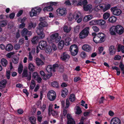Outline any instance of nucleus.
Segmentation results:
<instances>
[{
  "label": "nucleus",
  "mask_w": 124,
  "mask_h": 124,
  "mask_svg": "<svg viewBox=\"0 0 124 124\" xmlns=\"http://www.w3.org/2000/svg\"><path fill=\"white\" fill-rule=\"evenodd\" d=\"M120 120L118 117H115L112 118L110 120V124H121Z\"/></svg>",
  "instance_id": "nucleus-12"
},
{
  "label": "nucleus",
  "mask_w": 124,
  "mask_h": 124,
  "mask_svg": "<svg viewBox=\"0 0 124 124\" xmlns=\"http://www.w3.org/2000/svg\"><path fill=\"white\" fill-rule=\"evenodd\" d=\"M21 34L23 37L24 36L26 35H27L29 37L31 34V32L28 31L27 29L24 28L22 30Z\"/></svg>",
  "instance_id": "nucleus-11"
},
{
  "label": "nucleus",
  "mask_w": 124,
  "mask_h": 124,
  "mask_svg": "<svg viewBox=\"0 0 124 124\" xmlns=\"http://www.w3.org/2000/svg\"><path fill=\"white\" fill-rule=\"evenodd\" d=\"M81 57L82 59H85L87 56L86 53L84 52H82L80 54Z\"/></svg>",
  "instance_id": "nucleus-49"
},
{
  "label": "nucleus",
  "mask_w": 124,
  "mask_h": 124,
  "mask_svg": "<svg viewBox=\"0 0 124 124\" xmlns=\"http://www.w3.org/2000/svg\"><path fill=\"white\" fill-rule=\"evenodd\" d=\"M70 40L71 39L70 38L68 37L66 38L64 41L65 45L66 46L69 45L70 44L69 42Z\"/></svg>",
  "instance_id": "nucleus-40"
},
{
  "label": "nucleus",
  "mask_w": 124,
  "mask_h": 124,
  "mask_svg": "<svg viewBox=\"0 0 124 124\" xmlns=\"http://www.w3.org/2000/svg\"><path fill=\"white\" fill-rule=\"evenodd\" d=\"M50 43L53 42L58 43L60 40L61 37L59 36V34L57 33H54L51 34L50 36Z\"/></svg>",
  "instance_id": "nucleus-3"
},
{
  "label": "nucleus",
  "mask_w": 124,
  "mask_h": 124,
  "mask_svg": "<svg viewBox=\"0 0 124 124\" xmlns=\"http://www.w3.org/2000/svg\"><path fill=\"white\" fill-rule=\"evenodd\" d=\"M65 45L64 41L61 40L59 42L58 44V48L60 50H61L63 48L64 45Z\"/></svg>",
  "instance_id": "nucleus-21"
},
{
  "label": "nucleus",
  "mask_w": 124,
  "mask_h": 124,
  "mask_svg": "<svg viewBox=\"0 0 124 124\" xmlns=\"http://www.w3.org/2000/svg\"><path fill=\"white\" fill-rule=\"evenodd\" d=\"M53 10V8L50 5L49 6L45 7L43 9L44 11H52Z\"/></svg>",
  "instance_id": "nucleus-23"
},
{
  "label": "nucleus",
  "mask_w": 124,
  "mask_h": 124,
  "mask_svg": "<svg viewBox=\"0 0 124 124\" xmlns=\"http://www.w3.org/2000/svg\"><path fill=\"white\" fill-rule=\"evenodd\" d=\"M47 42L45 41H41L39 43L38 46L40 49L44 50L47 46Z\"/></svg>",
  "instance_id": "nucleus-10"
},
{
  "label": "nucleus",
  "mask_w": 124,
  "mask_h": 124,
  "mask_svg": "<svg viewBox=\"0 0 124 124\" xmlns=\"http://www.w3.org/2000/svg\"><path fill=\"white\" fill-rule=\"evenodd\" d=\"M51 113L53 116L57 115V111L53 110L52 107L49 105L48 109V114L50 115Z\"/></svg>",
  "instance_id": "nucleus-17"
},
{
  "label": "nucleus",
  "mask_w": 124,
  "mask_h": 124,
  "mask_svg": "<svg viewBox=\"0 0 124 124\" xmlns=\"http://www.w3.org/2000/svg\"><path fill=\"white\" fill-rule=\"evenodd\" d=\"M82 49L83 50L85 51L89 52L91 50L92 48L89 45L87 44H85L84 45L82 46Z\"/></svg>",
  "instance_id": "nucleus-16"
},
{
  "label": "nucleus",
  "mask_w": 124,
  "mask_h": 124,
  "mask_svg": "<svg viewBox=\"0 0 124 124\" xmlns=\"http://www.w3.org/2000/svg\"><path fill=\"white\" fill-rule=\"evenodd\" d=\"M7 83L6 80L3 79L0 82V87H5Z\"/></svg>",
  "instance_id": "nucleus-28"
},
{
  "label": "nucleus",
  "mask_w": 124,
  "mask_h": 124,
  "mask_svg": "<svg viewBox=\"0 0 124 124\" xmlns=\"http://www.w3.org/2000/svg\"><path fill=\"white\" fill-rule=\"evenodd\" d=\"M119 66L121 70H123L124 69V65L123 64L122 62H121L120 63Z\"/></svg>",
  "instance_id": "nucleus-62"
},
{
  "label": "nucleus",
  "mask_w": 124,
  "mask_h": 124,
  "mask_svg": "<svg viewBox=\"0 0 124 124\" xmlns=\"http://www.w3.org/2000/svg\"><path fill=\"white\" fill-rule=\"evenodd\" d=\"M117 29V33L119 34H121L124 32L123 27L121 25H118L116 26Z\"/></svg>",
  "instance_id": "nucleus-14"
},
{
  "label": "nucleus",
  "mask_w": 124,
  "mask_h": 124,
  "mask_svg": "<svg viewBox=\"0 0 124 124\" xmlns=\"http://www.w3.org/2000/svg\"><path fill=\"white\" fill-rule=\"evenodd\" d=\"M59 67L58 65L57 64H55L53 65L52 66V69L53 70V71L54 72H55L56 71V69H58Z\"/></svg>",
  "instance_id": "nucleus-45"
},
{
  "label": "nucleus",
  "mask_w": 124,
  "mask_h": 124,
  "mask_svg": "<svg viewBox=\"0 0 124 124\" xmlns=\"http://www.w3.org/2000/svg\"><path fill=\"white\" fill-rule=\"evenodd\" d=\"M32 43L33 44H36L38 43L39 41L38 38L37 37H34L31 40Z\"/></svg>",
  "instance_id": "nucleus-32"
},
{
  "label": "nucleus",
  "mask_w": 124,
  "mask_h": 124,
  "mask_svg": "<svg viewBox=\"0 0 124 124\" xmlns=\"http://www.w3.org/2000/svg\"><path fill=\"white\" fill-rule=\"evenodd\" d=\"M105 35L104 33H99L97 34V36L93 37V40L96 43H102L105 40Z\"/></svg>",
  "instance_id": "nucleus-2"
},
{
  "label": "nucleus",
  "mask_w": 124,
  "mask_h": 124,
  "mask_svg": "<svg viewBox=\"0 0 124 124\" xmlns=\"http://www.w3.org/2000/svg\"><path fill=\"white\" fill-rule=\"evenodd\" d=\"M20 45L19 44H16L14 46V49L16 50L19 49L20 47Z\"/></svg>",
  "instance_id": "nucleus-60"
},
{
  "label": "nucleus",
  "mask_w": 124,
  "mask_h": 124,
  "mask_svg": "<svg viewBox=\"0 0 124 124\" xmlns=\"http://www.w3.org/2000/svg\"><path fill=\"white\" fill-rule=\"evenodd\" d=\"M35 79L37 81V82L39 83L41 82L42 80V79L39 76L37 77H36V78Z\"/></svg>",
  "instance_id": "nucleus-57"
},
{
  "label": "nucleus",
  "mask_w": 124,
  "mask_h": 124,
  "mask_svg": "<svg viewBox=\"0 0 124 124\" xmlns=\"http://www.w3.org/2000/svg\"><path fill=\"white\" fill-rule=\"evenodd\" d=\"M110 16L109 13L106 12L104 13L103 15V17L104 20H106Z\"/></svg>",
  "instance_id": "nucleus-39"
},
{
  "label": "nucleus",
  "mask_w": 124,
  "mask_h": 124,
  "mask_svg": "<svg viewBox=\"0 0 124 124\" xmlns=\"http://www.w3.org/2000/svg\"><path fill=\"white\" fill-rule=\"evenodd\" d=\"M97 24L99 25H104L105 23V21L103 20H97Z\"/></svg>",
  "instance_id": "nucleus-34"
},
{
  "label": "nucleus",
  "mask_w": 124,
  "mask_h": 124,
  "mask_svg": "<svg viewBox=\"0 0 124 124\" xmlns=\"http://www.w3.org/2000/svg\"><path fill=\"white\" fill-rule=\"evenodd\" d=\"M116 17L114 16H113L109 18L108 21L110 22L113 23L116 22Z\"/></svg>",
  "instance_id": "nucleus-24"
},
{
  "label": "nucleus",
  "mask_w": 124,
  "mask_h": 124,
  "mask_svg": "<svg viewBox=\"0 0 124 124\" xmlns=\"http://www.w3.org/2000/svg\"><path fill=\"white\" fill-rule=\"evenodd\" d=\"M58 15L60 16H64L67 14V10L65 8H59L56 10Z\"/></svg>",
  "instance_id": "nucleus-8"
},
{
  "label": "nucleus",
  "mask_w": 124,
  "mask_h": 124,
  "mask_svg": "<svg viewBox=\"0 0 124 124\" xmlns=\"http://www.w3.org/2000/svg\"><path fill=\"white\" fill-rule=\"evenodd\" d=\"M14 54V52H11L8 53L7 54V56L9 58H11V56Z\"/></svg>",
  "instance_id": "nucleus-61"
},
{
  "label": "nucleus",
  "mask_w": 124,
  "mask_h": 124,
  "mask_svg": "<svg viewBox=\"0 0 124 124\" xmlns=\"http://www.w3.org/2000/svg\"><path fill=\"white\" fill-rule=\"evenodd\" d=\"M40 75L42 77H43V79L44 80H46L48 79L49 78L52 76V73H50L47 74H45L43 71H41L40 72Z\"/></svg>",
  "instance_id": "nucleus-9"
},
{
  "label": "nucleus",
  "mask_w": 124,
  "mask_h": 124,
  "mask_svg": "<svg viewBox=\"0 0 124 124\" xmlns=\"http://www.w3.org/2000/svg\"><path fill=\"white\" fill-rule=\"evenodd\" d=\"M68 93V90L66 88L63 89L62 92L61 96L63 98H65Z\"/></svg>",
  "instance_id": "nucleus-20"
},
{
  "label": "nucleus",
  "mask_w": 124,
  "mask_h": 124,
  "mask_svg": "<svg viewBox=\"0 0 124 124\" xmlns=\"http://www.w3.org/2000/svg\"><path fill=\"white\" fill-rule=\"evenodd\" d=\"M67 124H75V123L74 120H67Z\"/></svg>",
  "instance_id": "nucleus-51"
},
{
  "label": "nucleus",
  "mask_w": 124,
  "mask_h": 124,
  "mask_svg": "<svg viewBox=\"0 0 124 124\" xmlns=\"http://www.w3.org/2000/svg\"><path fill=\"white\" fill-rule=\"evenodd\" d=\"M15 16V14L13 12L10 13L9 15V17L11 19H13Z\"/></svg>",
  "instance_id": "nucleus-63"
},
{
  "label": "nucleus",
  "mask_w": 124,
  "mask_h": 124,
  "mask_svg": "<svg viewBox=\"0 0 124 124\" xmlns=\"http://www.w3.org/2000/svg\"><path fill=\"white\" fill-rule=\"evenodd\" d=\"M70 57V55L66 53L63 52L61 56V58L63 61H68Z\"/></svg>",
  "instance_id": "nucleus-13"
},
{
  "label": "nucleus",
  "mask_w": 124,
  "mask_h": 124,
  "mask_svg": "<svg viewBox=\"0 0 124 124\" xmlns=\"http://www.w3.org/2000/svg\"><path fill=\"white\" fill-rule=\"evenodd\" d=\"M52 68V66L51 65H48L46 67V70L49 73H52L51 71H53Z\"/></svg>",
  "instance_id": "nucleus-26"
},
{
  "label": "nucleus",
  "mask_w": 124,
  "mask_h": 124,
  "mask_svg": "<svg viewBox=\"0 0 124 124\" xmlns=\"http://www.w3.org/2000/svg\"><path fill=\"white\" fill-rule=\"evenodd\" d=\"M36 25L35 24H34L32 22H31L29 23L28 26V28L29 30H31L32 28H34L35 27Z\"/></svg>",
  "instance_id": "nucleus-37"
},
{
  "label": "nucleus",
  "mask_w": 124,
  "mask_h": 124,
  "mask_svg": "<svg viewBox=\"0 0 124 124\" xmlns=\"http://www.w3.org/2000/svg\"><path fill=\"white\" fill-rule=\"evenodd\" d=\"M82 112V111L80 108L79 107H78L77 109V114L78 115H79Z\"/></svg>",
  "instance_id": "nucleus-56"
},
{
  "label": "nucleus",
  "mask_w": 124,
  "mask_h": 124,
  "mask_svg": "<svg viewBox=\"0 0 124 124\" xmlns=\"http://www.w3.org/2000/svg\"><path fill=\"white\" fill-rule=\"evenodd\" d=\"M117 29L116 26H113L110 29L109 31L111 35H115L117 33Z\"/></svg>",
  "instance_id": "nucleus-15"
},
{
  "label": "nucleus",
  "mask_w": 124,
  "mask_h": 124,
  "mask_svg": "<svg viewBox=\"0 0 124 124\" xmlns=\"http://www.w3.org/2000/svg\"><path fill=\"white\" fill-rule=\"evenodd\" d=\"M24 39L23 38L21 39L18 42L19 44L20 45H22L24 43Z\"/></svg>",
  "instance_id": "nucleus-58"
},
{
  "label": "nucleus",
  "mask_w": 124,
  "mask_h": 124,
  "mask_svg": "<svg viewBox=\"0 0 124 124\" xmlns=\"http://www.w3.org/2000/svg\"><path fill=\"white\" fill-rule=\"evenodd\" d=\"M8 21L6 19L0 20V27H4L6 26L8 24Z\"/></svg>",
  "instance_id": "nucleus-18"
},
{
  "label": "nucleus",
  "mask_w": 124,
  "mask_h": 124,
  "mask_svg": "<svg viewBox=\"0 0 124 124\" xmlns=\"http://www.w3.org/2000/svg\"><path fill=\"white\" fill-rule=\"evenodd\" d=\"M70 50L72 55L73 56L76 55L78 52L77 46L75 44L71 45L70 48Z\"/></svg>",
  "instance_id": "nucleus-6"
},
{
  "label": "nucleus",
  "mask_w": 124,
  "mask_h": 124,
  "mask_svg": "<svg viewBox=\"0 0 124 124\" xmlns=\"http://www.w3.org/2000/svg\"><path fill=\"white\" fill-rule=\"evenodd\" d=\"M97 20H93L90 21L89 24L90 25H93L97 24Z\"/></svg>",
  "instance_id": "nucleus-46"
},
{
  "label": "nucleus",
  "mask_w": 124,
  "mask_h": 124,
  "mask_svg": "<svg viewBox=\"0 0 124 124\" xmlns=\"http://www.w3.org/2000/svg\"><path fill=\"white\" fill-rule=\"evenodd\" d=\"M31 10V12H30V15L32 17L37 15V14L34 8H32Z\"/></svg>",
  "instance_id": "nucleus-31"
},
{
  "label": "nucleus",
  "mask_w": 124,
  "mask_h": 124,
  "mask_svg": "<svg viewBox=\"0 0 124 124\" xmlns=\"http://www.w3.org/2000/svg\"><path fill=\"white\" fill-rule=\"evenodd\" d=\"M52 86L55 88H57L58 87L59 85L58 83L56 81H54L51 83Z\"/></svg>",
  "instance_id": "nucleus-43"
},
{
  "label": "nucleus",
  "mask_w": 124,
  "mask_h": 124,
  "mask_svg": "<svg viewBox=\"0 0 124 124\" xmlns=\"http://www.w3.org/2000/svg\"><path fill=\"white\" fill-rule=\"evenodd\" d=\"M36 61L37 65H42L44 64L42 61L40 59L36 58Z\"/></svg>",
  "instance_id": "nucleus-22"
},
{
  "label": "nucleus",
  "mask_w": 124,
  "mask_h": 124,
  "mask_svg": "<svg viewBox=\"0 0 124 124\" xmlns=\"http://www.w3.org/2000/svg\"><path fill=\"white\" fill-rule=\"evenodd\" d=\"M69 100L72 102L74 101L75 100V95L73 94H71L69 97Z\"/></svg>",
  "instance_id": "nucleus-42"
},
{
  "label": "nucleus",
  "mask_w": 124,
  "mask_h": 124,
  "mask_svg": "<svg viewBox=\"0 0 124 124\" xmlns=\"http://www.w3.org/2000/svg\"><path fill=\"white\" fill-rule=\"evenodd\" d=\"M115 46L113 45L111 46L109 49V54L111 55H113L115 53V49L114 48Z\"/></svg>",
  "instance_id": "nucleus-19"
},
{
  "label": "nucleus",
  "mask_w": 124,
  "mask_h": 124,
  "mask_svg": "<svg viewBox=\"0 0 124 124\" xmlns=\"http://www.w3.org/2000/svg\"><path fill=\"white\" fill-rule=\"evenodd\" d=\"M63 29L65 32L68 33L70 31L71 28L70 27H69L65 25L63 27Z\"/></svg>",
  "instance_id": "nucleus-30"
},
{
  "label": "nucleus",
  "mask_w": 124,
  "mask_h": 124,
  "mask_svg": "<svg viewBox=\"0 0 124 124\" xmlns=\"http://www.w3.org/2000/svg\"><path fill=\"white\" fill-rule=\"evenodd\" d=\"M28 76V74L27 70L25 69H24L22 73V77H27Z\"/></svg>",
  "instance_id": "nucleus-36"
},
{
  "label": "nucleus",
  "mask_w": 124,
  "mask_h": 124,
  "mask_svg": "<svg viewBox=\"0 0 124 124\" xmlns=\"http://www.w3.org/2000/svg\"><path fill=\"white\" fill-rule=\"evenodd\" d=\"M92 8V6L91 4H89L86 6H84L83 8L84 10L85 11H88L90 10Z\"/></svg>",
  "instance_id": "nucleus-35"
},
{
  "label": "nucleus",
  "mask_w": 124,
  "mask_h": 124,
  "mask_svg": "<svg viewBox=\"0 0 124 124\" xmlns=\"http://www.w3.org/2000/svg\"><path fill=\"white\" fill-rule=\"evenodd\" d=\"M45 50V52L47 53H50L52 50L51 46L49 45H47Z\"/></svg>",
  "instance_id": "nucleus-27"
},
{
  "label": "nucleus",
  "mask_w": 124,
  "mask_h": 124,
  "mask_svg": "<svg viewBox=\"0 0 124 124\" xmlns=\"http://www.w3.org/2000/svg\"><path fill=\"white\" fill-rule=\"evenodd\" d=\"M39 76L37 72H35L32 74V78L35 79Z\"/></svg>",
  "instance_id": "nucleus-53"
},
{
  "label": "nucleus",
  "mask_w": 124,
  "mask_h": 124,
  "mask_svg": "<svg viewBox=\"0 0 124 124\" xmlns=\"http://www.w3.org/2000/svg\"><path fill=\"white\" fill-rule=\"evenodd\" d=\"M121 56L119 55H116L115 56L114 59L115 60H119L121 59Z\"/></svg>",
  "instance_id": "nucleus-64"
},
{
  "label": "nucleus",
  "mask_w": 124,
  "mask_h": 124,
  "mask_svg": "<svg viewBox=\"0 0 124 124\" xmlns=\"http://www.w3.org/2000/svg\"><path fill=\"white\" fill-rule=\"evenodd\" d=\"M92 28L94 31L96 32H97L99 31V28L96 26H93Z\"/></svg>",
  "instance_id": "nucleus-52"
},
{
  "label": "nucleus",
  "mask_w": 124,
  "mask_h": 124,
  "mask_svg": "<svg viewBox=\"0 0 124 124\" xmlns=\"http://www.w3.org/2000/svg\"><path fill=\"white\" fill-rule=\"evenodd\" d=\"M89 28L87 27L85 28L81 31L79 34V38L83 39L86 38L89 33Z\"/></svg>",
  "instance_id": "nucleus-4"
},
{
  "label": "nucleus",
  "mask_w": 124,
  "mask_h": 124,
  "mask_svg": "<svg viewBox=\"0 0 124 124\" xmlns=\"http://www.w3.org/2000/svg\"><path fill=\"white\" fill-rule=\"evenodd\" d=\"M29 120L31 124H36V119L34 117L31 116L29 118Z\"/></svg>",
  "instance_id": "nucleus-25"
},
{
  "label": "nucleus",
  "mask_w": 124,
  "mask_h": 124,
  "mask_svg": "<svg viewBox=\"0 0 124 124\" xmlns=\"http://www.w3.org/2000/svg\"><path fill=\"white\" fill-rule=\"evenodd\" d=\"M81 105L83 106H84L85 108V109H87L88 108L87 107V104H85V106L84 105V104L85 103V102L83 100H82L81 102Z\"/></svg>",
  "instance_id": "nucleus-48"
},
{
  "label": "nucleus",
  "mask_w": 124,
  "mask_h": 124,
  "mask_svg": "<svg viewBox=\"0 0 124 124\" xmlns=\"http://www.w3.org/2000/svg\"><path fill=\"white\" fill-rule=\"evenodd\" d=\"M58 2L51 1L50 2V5L52 7L54 6H57L58 5Z\"/></svg>",
  "instance_id": "nucleus-50"
},
{
  "label": "nucleus",
  "mask_w": 124,
  "mask_h": 124,
  "mask_svg": "<svg viewBox=\"0 0 124 124\" xmlns=\"http://www.w3.org/2000/svg\"><path fill=\"white\" fill-rule=\"evenodd\" d=\"M111 5L109 4H108L105 6V7L103 9V11L104 12L107 10L109 9L110 8Z\"/></svg>",
  "instance_id": "nucleus-41"
},
{
  "label": "nucleus",
  "mask_w": 124,
  "mask_h": 124,
  "mask_svg": "<svg viewBox=\"0 0 124 124\" xmlns=\"http://www.w3.org/2000/svg\"><path fill=\"white\" fill-rule=\"evenodd\" d=\"M74 18V16L73 15L70 14L68 17V20L69 21H71L73 20Z\"/></svg>",
  "instance_id": "nucleus-54"
},
{
  "label": "nucleus",
  "mask_w": 124,
  "mask_h": 124,
  "mask_svg": "<svg viewBox=\"0 0 124 124\" xmlns=\"http://www.w3.org/2000/svg\"><path fill=\"white\" fill-rule=\"evenodd\" d=\"M47 25V23L46 22H41L39 23L38 28L36 31V32L39 39H42L45 37V34L43 31L44 29L43 27H46Z\"/></svg>",
  "instance_id": "nucleus-1"
},
{
  "label": "nucleus",
  "mask_w": 124,
  "mask_h": 124,
  "mask_svg": "<svg viewBox=\"0 0 124 124\" xmlns=\"http://www.w3.org/2000/svg\"><path fill=\"white\" fill-rule=\"evenodd\" d=\"M34 67V66L32 63H29L28 67L29 69L30 70L32 71H33Z\"/></svg>",
  "instance_id": "nucleus-44"
},
{
  "label": "nucleus",
  "mask_w": 124,
  "mask_h": 124,
  "mask_svg": "<svg viewBox=\"0 0 124 124\" xmlns=\"http://www.w3.org/2000/svg\"><path fill=\"white\" fill-rule=\"evenodd\" d=\"M110 10L113 14L116 16H119L122 13L120 9H118L117 7L111 8Z\"/></svg>",
  "instance_id": "nucleus-7"
},
{
  "label": "nucleus",
  "mask_w": 124,
  "mask_h": 124,
  "mask_svg": "<svg viewBox=\"0 0 124 124\" xmlns=\"http://www.w3.org/2000/svg\"><path fill=\"white\" fill-rule=\"evenodd\" d=\"M19 60V58L16 56L12 58V61L13 63L16 64L18 62Z\"/></svg>",
  "instance_id": "nucleus-38"
},
{
  "label": "nucleus",
  "mask_w": 124,
  "mask_h": 124,
  "mask_svg": "<svg viewBox=\"0 0 124 124\" xmlns=\"http://www.w3.org/2000/svg\"><path fill=\"white\" fill-rule=\"evenodd\" d=\"M67 120H72L73 119L71 115L70 114H68L67 115Z\"/></svg>",
  "instance_id": "nucleus-59"
},
{
  "label": "nucleus",
  "mask_w": 124,
  "mask_h": 124,
  "mask_svg": "<svg viewBox=\"0 0 124 124\" xmlns=\"http://www.w3.org/2000/svg\"><path fill=\"white\" fill-rule=\"evenodd\" d=\"M5 49L7 51H11L13 49V46L11 44H8L6 46Z\"/></svg>",
  "instance_id": "nucleus-33"
},
{
  "label": "nucleus",
  "mask_w": 124,
  "mask_h": 124,
  "mask_svg": "<svg viewBox=\"0 0 124 124\" xmlns=\"http://www.w3.org/2000/svg\"><path fill=\"white\" fill-rule=\"evenodd\" d=\"M23 66L22 65H20L19 67L18 70V72L19 74H21L22 73L23 70Z\"/></svg>",
  "instance_id": "nucleus-47"
},
{
  "label": "nucleus",
  "mask_w": 124,
  "mask_h": 124,
  "mask_svg": "<svg viewBox=\"0 0 124 124\" xmlns=\"http://www.w3.org/2000/svg\"><path fill=\"white\" fill-rule=\"evenodd\" d=\"M1 63L3 66L5 67L7 65L8 62L6 59L2 58L1 59Z\"/></svg>",
  "instance_id": "nucleus-29"
},
{
  "label": "nucleus",
  "mask_w": 124,
  "mask_h": 124,
  "mask_svg": "<svg viewBox=\"0 0 124 124\" xmlns=\"http://www.w3.org/2000/svg\"><path fill=\"white\" fill-rule=\"evenodd\" d=\"M70 103L69 101V99H67L66 100V106L64 107L65 109H66L68 108L70 105Z\"/></svg>",
  "instance_id": "nucleus-55"
},
{
  "label": "nucleus",
  "mask_w": 124,
  "mask_h": 124,
  "mask_svg": "<svg viewBox=\"0 0 124 124\" xmlns=\"http://www.w3.org/2000/svg\"><path fill=\"white\" fill-rule=\"evenodd\" d=\"M47 96L49 100L51 101H54L56 98V93L53 90L49 91L47 93Z\"/></svg>",
  "instance_id": "nucleus-5"
}]
</instances>
